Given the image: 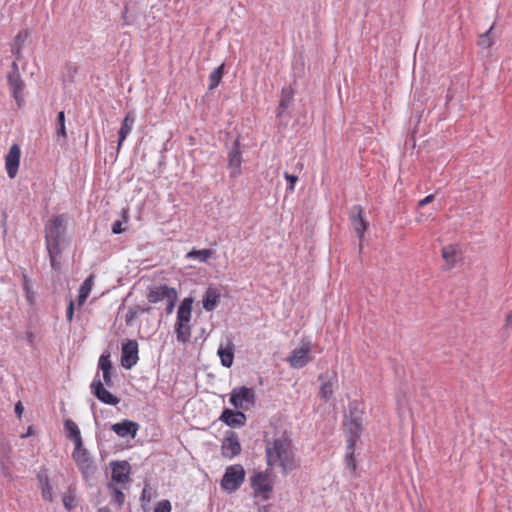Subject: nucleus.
I'll return each instance as SVG.
<instances>
[{
	"label": "nucleus",
	"mask_w": 512,
	"mask_h": 512,
	"mask_svg": "<svg viewBox=\"0 0 512 512\" xmlns=\"http://www.w3.org/2000/svg\"><path fill=\"white\" fill-rule=\"evenodd\" d=\"M264 442L266 462L269 467H279L284 474L298 467L292 440L286 432H276L272 437L266 434Z\"/></svg>",
	"instance_id": "f257e3e1"
},
{
	"label": "nucleus",
	"mask_w": 512,
	"mask_h": 512,
	"mask_svg": "<svg viewBox=\"0 0 512 512\" xmlns=\"http://www.w3.org/2000/svg\"><path fill=\"white\" fill-rule=\"evenodd\" d=\"M360 403L354 401L349 404V414L346 416V420L344 422L346 431L348 433V439H347V453L345 457V461L347 464V467L352 471L355 472L356 470V463L354 461L353 455H354V447L357 442V440L360 437V434L363 429V423H362V415L363 411L360 407Z\"/></svg>",
	"instance_id": "f03ea898"
},
{
	"label": "nucleus",
	"mask_w": 512,
	"mask_h": 512,
	"mask_svg": "<svg viewBox=\"0 0 512 512\" xmlns=\"http://www.w3.org/2000/svg\"><path fill=\"white\" fill-rule=\"evenodd\" d=\"M66 230L64 215H58L49 220L45 225L46 247L49 253L51 265H55L56 256L60 253V239Z\"/></svg>",
	"instance_id": "7ed1b4c3"
},
{
	"label": "nucleus",
	"mask_w": 512,
	"mask_h": 512,
	"mask_svg": "<svg viewBox=\"0 0 512 512\" xmlns=\"http://www.w3.org/2000/svg\"><path fill=\"white\" fill-rule=\"evenodd\" d=\"M192 298H184L177 311V321L175 324L176 337L179 342L187 343L191 337V316H192Z\"/></svg>",
	"instance_id": "20e7f679"
},
{
	"label": "nucleus",
	"mask_w": 512,
	"mask_h": 512,
	"mask_svg": "<svg viewBox=\"0 0 512 512\" xmlns=\"http://www.w3.org/2000/svg\"><path fill=\"white\" fill-rule=\"evenodd\" d=\"M250 484L255 498H260L262 501L270 499L273 486L268 470L255 473L250 479Z\"/></svg>",
	"instance_id": "39448f33"
},
{
	"label": "nucleus",
	"mask_w": 512,
	"mask_h": 512,
	"mask_svg": "<svg viewBox=\"0 0 512 512\" xmlns=\"http://www.w3.org/2000/svg\"><path fill=\"white\" fill-rule=\"evenodd\" d=\"M245 480V470L242 465L235 464L226 468L221 480L223 490L232 493L243 484Z\"/></svg>",
	"instance_id": "423d86ee"
},
{
	"label": "nucleus",
	"mask_w": 512,
	"mask_h": 512,
	"mask_svg": "<svg viewBox=\"0 0 512 512\" xmlns=\"http://www.w3.org/2000/svg\"><path fill=\"white\" fill-rule=\"evenodd\" d=\"M230 402L237 409L248 410L254 406L255 394L246 386L234 388L230 395Z\"/></svg>",
	"instance_id": "0eeeda50"
},
{
	"label": "nucleus",
	"mask_w": 512,
	"mask_h": 512,
	"mask_svg": "<svg viewBox=\"0 0 512 512\" xmlns=\"http://www.w3.org/2000/svg\"><path fill=\"white\" fill-rule=\"evenodd\" d=\"M292 368L300 369L312 361L311 346L309 342H303L300 348L292 350L288 357Z\"/></svg>",
	"instance_id": "6e6552de"
},
{
	"label": "nucleus",
	"mask_w": 512,
	"mask_h": 512,
	"mask_svg": "<svg viewBox=\"0 0 512 512\" xmlns=\"http://www.w3.org/2000/svg\"><path fill=\"white\" fill-rule=\"evenodd\" d=\"M123 20L125 25H133L138 29L146 30L152 25V18L141 10L133 11L129 13L128 6H125L123 12Z\"/></svg>",
	"instance_id": "1a4fd4ad"
},
{
	"label": "nucleus",
	"mask_w": 512,
	"mask_h": 512,
	"mask_svg": "<svg viewBox=\"0 0 512 512\" xmlns=\"http://www.w3.org/2000/svg\"><path fill=\"white\" fill-rule=\"evenodd\" d=\"M138 343L135 340H127L122 344L121 364L126 369H131L138 361Z\"/></svg>",
	"instance_id": "9d476101"
},
{
	"label": "nucleus",
	"mask_w": 512,
	"mask_h": 512,
	"mask_svg": "<svg viewBox=\"0 0 512 512\" xmlns=\"http://www.w3.org/2000/svg\"><path fill=\"white\" fill-rule=\"evenodd\" d=\"M73 459L77 463L79 470L82 472L85 478L93 474L94 468L92 466V461L88 451L83 448V445L80 447L75 446L73 451Z\"/></svg>",
	"instance_id": "9b49d317"
},
{
	"label": "nucleus",
	"mask_w": 512,
	"mask_h": 512,
	"mask_svg": "<svg viewBox=\"0 0 512 512\" xmlns=\"http://www.w3.org/2000/svg\"><path fill=\"white\" fill-rule=\"evenodd\" d=\"M350 220L355 232L358 235L360 246L364 237V232L368 227V222L363 217V209L360 205H354L350 211Z\"/></svg>",
	"instance_id": "f8f14e48"
},
{
	"label": "nucleus",
	"mask_w": 512,
	"mask_h": 512,
	"mask_svg": "<svg viewBox=\"0 0 512 512\" xmlns=\"http://www.w3.org/2000/svg\"><path fill=\"white\" fill-rule=\"evenodd\" d=\"M222 455L226 458H233L240 454L241 445L239 443L238 435L234 431H229L227 436L222 440L221 445Z\"/></svg>",
	"instance_id": "ddd939ff"
},
{
	"label": "nucleus",
	"mask_w": 512,
	"mask_h": 512,
	"mask_svg": "<svg viewBox=\"0 0 512 512\" xmlns=\"http://www.w3.org/2000/svg\"><path fill=\"white\" fill-rule=\"evenodd\" d=\"M7 82L9 85L11 95L15 99L17 106L22 107L25 102L24 97H23L25 84L21 78V75L20 74H8Z\"/></svg>",
	"instance_id": "4468645a"
},
{
	"label": "nucleus",
	"mask_w": 512,
	"mask_h": 512,
	"mask_svg": "<svg viewBox=\"0 0 512 512\" xmlns=\"http://www.w3.org/2000/svg\"><path fill=\"white\" fill-rule=\"evenodd\" d=\"M21 150L18 144H13L5 157V167L9 178L14 179L18 173Z\"/></svg>",
	"instance_id": "2eb2a0df"
},
{
	"label": "nucleus",
	"mask_w": 512,
	"mask_h": 512,
	"mask_svg": "<svg viewBox=\"0 0 512 512\" xmlns=\"http://www.w3.org/2000/svg\"><path fill=\"white\" fill-rule=\"evenodd\" d=\"M91 389L95 397L101 402L109 405H117L119 403V399L105 389L98 374L91 384Z\"/></svg>",
	"instance_id": "dca6fc26"
},
{
	"label": "nucleus",
	"mask_w": 512,
	"mask_h": 512,
	"mask_svg": "<svg viewBox=\"0 0 512 512\" xmlns=\"http://www.w3.org/2000/svg\"><path fill=\"white\" fill-rule=\"evenodd\" d=\"M112 469V481L125 484L129 481L130 464L127 461H114L110 463Z\"/></svg>",
	"instance_id": "f3484780"
},
{
	"label": "nucleus",
	"mask_w": 512,
	"mask_h": 512,
	"mask_svg": "<svg viewBox=\"0 0 512 512\" xmlns=\"http://www.w3.org/2000/svg\"><path fill=\"white\" fill-rule=\"evenodd\" d=\"M139 428L140 426L138 423L128 419L111 425V430L122 438L127 436H131L132 438H134Z\"/></svg>",
	"instance_id": "a211bd4d"
},
{
	"label": "nucleus",
	"mask_w": 512,
	"mask_h": 512,
	"mask_svg": "<svg viewBox=\"0 0 512 512\" xmlns=\"http://www.w3.org/2000/svg\"><path fill=\"white\" fill-rule=\"evenodd\" d=\"M234 351L235 346L230 338H227L225 341L220 343L217 354L221 360V364L224 367L230 368L232 366L234 360Z\"/></svg>",
	"instance_id": "6ab92c4d"
},
{
	"label": "nucleus",
	"mask_w": 512,
	"mask_h": 512,
	"mask_svg": "<svg viewBox=\"0 0 512 512\" xmlns=\"http://www.w3.org/2000/svg\"><path fill=\"white\" fill-rule=\"evenodd\" d=\"M173 292H176V289L167 285L155 286L149 289L147 299L150 303H158L164 299L167 300Z\"/></svg>",
	"instance_id": "aec40b11"
},
{
	"label": "nucleus",
	"mask_w": 512,
	"mask_h": 512,
	"mask_svg": "<svg viewBox=\"0 0 512 512\" xmlns=\"http://www.w3.org/2000/svg\"><path fill=\"white\" fill-rule=\"evenodd\" d=\"M219 419L230 427H242L246 422V415L241 411L225 409Z\"/></svg>",
	"instance_id": "412c9836"
},
{
	"label": "nucleus",
	"mask_w": 512,
	"mask_h": 512,
	"mask_svg": "<svg viewBox=\"0 0 512 512\" xmlns=\"http://www.w3.org/2000/svg\"><path fill=\"white\" fill-rule=\"evenodd\" d=\"M221 294L216 287L209 286L203 296L202 304L206 311H213L220 301Z\"/></svg>",
	"instance_id": "4be33fe9"
},
{
	"label": "nucleus",
	"mask_w": 512,
	"mask_h": 512,
	"mask_svg": "<svg viewBox=\"0 0 512 512\" xmlns=\"http://www.w3.org/2000/svg\"><path fill=\"white\" fill-rule=\"evenodd\" d=\"M229 169L231 170L230 174L232 177H236L240 174V167H241V153L238 149L237 143H235V146L231 151L229 152Z\"/></svg>",
	"instance_id": "5701e85b"
},
{
	"label": "nucleus",
	"mask_w": 512,
	"mask_h": 512,
	"mask_svg": "<svg viewBox=\"0 0 512 512\" xmlns=\"http://www.w3.org/2000/svg\"><path fill=\"white\" fill-rule=\"evenodd\" d=\"M441 254L446 262L447 269H451L458 261L460 251L457 246L448 245L442 248Z\"/></svg>",
	"instance_id": "b1692460"
},
{
	"label": "nucleus",
	"mask_w": 512,
	"mask_h": 512,
	"mask_svg": "<svg viewBox=\"0 0 512 512\" xmlns=\"http://www.w3.org/2000/svg\"><path fill=\"white\" fill-rule=\"evenodd\" d=\"M64 428L68 432V438L74 442L75 446H82L83 441L77 424L73 420L67 419L64 422Z\"/></svg>",
	"instance_id": "393cba45"
},
{
	"label": "nucleus",
	"mask_w": 512,
	"mask_h": 512,
	"mask_svg": "<svg viewBox=\"0 0 512 512\" xmlns=\"http://www.w3.org/2000/svg\"><path fill=\"white\" fill-rule=\"evenodd\" d=\"M135 118L131 112H129L123 120L122 126L119 130L118 148L122 145L123 141L130 133L134 124Z\"/></svg>",
	"instance_id": "a878e982"
},
{
	"label": "nucleus",
	"mask_w": 512,
	"mask_h": 512,
	"mask_svg": "<svg viewBox=\"0 0 512 512\" xmlns=\"http://www.w3.org/2000/svg\"><path fill=\"white\" fill-rule=\"evenodd\" d=\"M37 477L41 484V494H42L43 499L46 501L52 502L53 501L52 487L49 483L47 474L40 472Z\"/></svg>",
	"instance_id": "bb28decb"
},
{
	"label": "nucleus",
	"mask_w": 512,
	"mask_h": 512,
	"mask_svg": "<svg viewBox=\"0 0 512 512\" xmlns=\"http://www.w3.org/2000/svg\"><path fill=\"white\" fill-rule=\"evenodd\" d=\"M57 141L65 144L67 140L66 126H65V113L60 111L57 115V128H56Z\"/></svg>",
	"instance_id": "cd10ccee"
},
{
	"label": "nucleus",
	"mask_w": 512,
	"mask_h": 512,
	"mask_svg": "<svg viewBox=\"0 0 512 512\" xmlns=\"http://www.w3.org/2000/svg\"><path fill=\"white\" fill-rule=\"evenodd\" d=\"M151 310L149 306L143 307L140 305H135L129 308L126 316H125V323L127 326H132L133 321L143 313H148Z\"/></svg>",
	"instance_id": "c85d7f7f"
},
{
	"label": "nucleus",
	"mask_w": 512,
	"mask_h": 512,
	"mask_svg": "<svg viewBox=\"0 0 512 512\" xmlns=\"http://www.w3.org/2000/svg\"><path fill=\"white\" fill-rule=\"evenodd\" d=\"M62 502L67 510H72L76 507V488L70 485L67 491L62 496Z\"/></svg>",
	"instance_id": "c756f323"
},
{
	"label": "nucleus",
	"mask_w": 512,
	"mask_h": 512,
	"mask_svg": "<svg viewBox=\"0 0 512 512\" xmlns=\"http://www.w3.org/2000/svg\"><path fill=\"white\" fill-rule=\"evenodd\" d=\"M293 100L292 90L290 88H283L281 92V99L277 109V116H281Z\"/></svg>",
	"instance_id": "7c9ffc66"
},
{
	"label": "nucleus",
	"mask_w": 512,
	"mask_h": 512,
	"mask_svg": "<svg viewBox=\"0 0 512 512\" xmlns=\"http://www.w3.org/2000/svg\"><path fill=\"white\" fill-rule=\"evenodd\" d=\"M93 286V276L90 275L88 278L85 279L83 284L81 285L79 289V295H78V304L82 305L86 299L88 298Z\"/></svg>",
	"instance_id": "2f4dec72"
},
{
	"label": "nucleus",
	"mask_w": 512,
	"mask_h": 512,
	"mask_svg": "<svg viewBox=\"0 0 512 512\" xmlns=\"http://www.w3.org/2000/svg\"><path fill=\"white\" fill-rule=\"evenodd\" d=\"M213 253L214 251L212 249H192L190 252L186 254V258H193L199 260L200 262H207L208 259L213 255Z\"/></svg>",
	"instance_id": "473e14b6"
},
{
	"label": "nucleus",
	"mask_w": 512,
	"mask_h": 512,
	"mask_svg": "<svg viewBox=\"0 0 512 512\" xmlns=\"http://www.w3.org/2000/svg\"><path fill=\"white\" fill-rule=\"evenodd\" d=\"M223 74H224V65H220L218 67H216L211 73H210V76H209V80H210V84H209V90H213L214 88H216L222 77H223Z\"/></svg>",
	"instance_id": "72a5a7b5"
},
{
	"label": "nucleus",
	"mask_w": 512,
	"mask_h": 512,
	"mask_svg": "<svg viewBox=\"0 0 512 512\" xmlns=\"http://www.w3.org/2000/svg\"><path fill=\"white\" fill-rule=\"evenodd\" d=\"M319 379L322 381L320 386V396L325 401H328L333 395L332 383L330 381H324L323 375H320Z\"/></svg>",
	"instance_id": "f704fd0d"
},
{
	"label": "nucleus",
	"mask_w": 512,
	"mask_h": 512,
	"mask_svg": "<svg viewBox=\"0 0 512 512\" xmlns=\"http://www.w3.org/2000/svg\"><path fill=\"white\" fill-rule=\"evenodd\" d=\"M108 488L111 491L112 500L119 507H121L124 504V502H125V495H124V493L118 487H116L114 484H109Z\"/></svg>",
	"instance_id": "c9c22d12"
},
{
	"label": "nucleus",
	"mask_w": 512,
	"mask_h": 512,
	"mask_svg": "<svg viewBox=\"0 0 512 512\" xmlns=\"http://www.w3.org/2000/svg\"><path fill=\"white\" fill-rule=\"evenodd\" d=\"M493 29V25L489 28L488 31L480 35L479 45L482 48H490L493 44V39L491 37V31Z\"/></svg>",
	"instance_id": "e433bc0d"
},
{
	"label": "nucleus",
	"mask_w": 512,
	"mask_h": 512,
	"mask_svg": "<svg viewBox=\"0 0 512 512\" xmlns=\"http://www.w3.org/2000/svg\"><path fill=\"white\" fill-rule=\"evenodd\" d=\"M23 289L26 292V298L30 304L34 302V293L31 290L30 281L27 275L23 274Z\"/></svg>",
	"instance_id": "4c0bfd02"
},
{
	"label": "nucleus",
	"mask_w": 512,
	"mask_h": 512,
	"mask_svg": "<svg viewBox=\"0 0 512 512\" xmlns=\"http://www.w3.org/2000/svg\"><path fill=\"white\" fill-rule=\"evenodd\" d=\"M99 368L104 371H111L112 370V363L110 361L109 354H102L99 358Z\"/></svg>",
	"instance_id": "58836bf2"
},
{
	"label": "nucleus",
	"mask_w": 512,
	"mask_h": 512,
	"mask_svg": "<svg viewBox=\"0 0 512 512\" xmlns=\"http://www.w3.org/2000/svg\"><path fill=\"white\" fill-rule=\"evenodd\" d=\"M28 36H29V33H28L27 30L20 31L17 34V36L15 37V41H14L13 45L14 46H18L19 45L20 48H23L24 47V43H25L26 39L28 38Z\"/></svg>",
	"instance_id": "ea45409f"
},
{
	"label": "nucleus",
	"mask_w": 512,
	"mask_h": 512,
	"mask_svg": "<svg viewBox=\"0 0 512 512\" xmlns=\"http://www.w3.org/2000/svg\"><path fill=\"white\" fill-rule=\"evenodd\" d=\"M171 503L168 500H161L157 503L154 512H171Z\"/></svg>",
	"instance_id": "a19ab883"
},
{
	"label": "nucleus",
	"mask_w": 512,
	"mask_h": 512,
	"mask_svg": "<svg viewBox=\"0 0 512 512\" xmlns=\"http://www.w3.org/2000/svg\"><path fill=\"white\" fill-rule=\"evenodd\" d=\"M172 294L173 295L167 299L166 313L168 315H170L173 312L177 298H178L177 291L173 292Z\"/></svg>",
	"instance_id": "79ce46f5"
},
{
	"label": "nucleus",
	"mask_w": 512,
	"mask_h": 512,
	"mask_svg": "<svg viewBox=\"0 0 512 512\" xmlns=\"http://www.w3.org/2000/svg\"><path fill=\"white\" fill-rule=\"evenodd\" d=\"M284 177L287 181H289L290 185H289V189L290 190H293L294 189V184L297 182L298 180V177L296 175H293V174H289L287 172L284 173Z\"/></svg>",
	"instance_id": "37998d69"
},
{
	"label": "nucleus",
	"mask_w": 512,
	"mask_h": 512,
	"mask_svg": "<svg viewBox=\"0 0 512 512\" xmlns=\"http://www.w3.org/2000/svg\"><path fill=\"white\" fill-rule=\"evenodd\" d=\"M123 231L124 229L122 228V222L120 220L115 221L112 225V232L114 234H120Z\"/></svg>",
	"instance_id": "c03bdc74"
},
{
	"label": "nucleus",
	"mask_w": 512,
	"mask_h": 512,
	"mask_svg": "<svg viewBox=\"0 0 512 512\" xmlns=\"http://www.w3.org/2000/svg\"><path fill=\"white\" fill-rule=\"evenodd\" d=\"M22 49L18 46H12V53L15 56L16 60H21L23 58Z\"/></svg>",
	"instance_id": "a18cd8bd"
},
{
	"label": "nucleus",
	"mask_w": 512,
	"mask_h": 512,
	"mask_svg": "<svg viewBox=\"0 0 512 512\" xmlns=\"http://www.w3.org/2000/svg\"><path fill=\"white\" fill-rule=\"evenodd\" d=\"M73 315H74V303H73V301H70L68 308H67V320L69 322L72 321Z\"/></svg>",
	"instance_id": "49530a36"
},
{
	"label": "nucleus",
	"mask_w": 512,
	"mask_h": 512,
	"mask_svg": "<svg viewBox=\"0 0 512 512\" xmlns=\"http://www.w3.org/2000/svg\"><path fill=\"white\" fill-rule=\"evenodd\" d=\"M103 380L107 386L112 385V377H111V371H104L103 372Z\"/></svg>",
	"instance_id": "de8ad7c7"
},
{
	"label": "nucleus",
	"mask_w": 512,
	"mask_h": 512,
	"mask_svg": "<svg viewBox=\"0 0 512 512\" xmlns=\"http://www.w3.org/2000/svg\"><path fill=\"white\" fill-rule=\"evenodd\" d=\"M433 199H434V195L430 194V195L426 196L424 199L419 201V206H424L428 203H431L433 201Z\"/></svg>",
	"instance_id": "09e8293b"
},
{
	"label": "nucleus",
	"mask_w": 512,
	"mask_h": 512,
	"mask_svg": "<svg viewBox=\"0 0 512 512\" xmlns=\"http://www.w3.org/2000/svg\"><path fill=\"white\" fill-rule=\"evenodd\" d=\"M18 61H19V60H16V59H15V60L12 62L11 70H10V72H9L8 74H20V73H19V68H18V63H17Z\"/></svg>",
	"instance_id": "8fccbe9b"
},
{
	"label": "nucleus",
	"mask_w": 512,
	"mask_h": 512,
	"mask_svg": "<svg viewBox=\"0 0 512 512\" xmlns=\"http://www.w3.org/2000/svg\"><path fill=\"white\" fill-rule=\"evenodd\" d=\"M23 411H24V407H23L22 403L20 401L17 402L15 405V413L17 414V416L19 418L22 416Z\"/></svg>",
	"instance_id": "3c124183"
},
{
	"label": "nucleus",
	"mask_w": 512,
	"mask_h": 512,
	"mask_svg": "<svg viewBox=\"0 0 512 512\" xmlns=\"http://www.w3.org/2000/svg\"><path fill=\"white\" fill-rule=\"evenodd\" d=\"M506 326L512 328V311L507 315Z\"/></svg>",
	"instance_id": "603ef678"
},
{
	"label": "nucleus",
	"mask_w": 512,
	"mask_h": 512,
	"mask_svg": "<svg viewBox=\"0 0 512 512\" xmlns=\"http://www.w3.org/2000/svg\"><path fill=\"white\" fill-rule=\"evenodd\" d=\"M97 512H111L110 509L108 507H101L98 509Z\"/></svg>",
	"instance_id": "864d4df0"
}]
</instances>
